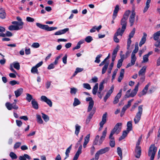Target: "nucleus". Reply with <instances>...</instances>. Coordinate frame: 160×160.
<instances>
[{"label":"nucleus","mask_w":160,"mask_h":160,"mask_svg":"<svg viewBox=\"0 0 160 160\" xmlns=\"http://www.w3.org/2000/svg\"><path fill=\"white\" fill-rule=\"evenodd\" d=\"M157 151V148L154 144H152L150 146L148 152V156L150 157V160H153L156 152Z\"/></svg>","instance_id":"nucleus-1"},{"label":"nucleus","mask_w":160,"mask_h":160,"mask_svg":"<svg viewBox=\"0 0 160 160\" xmlns=\"http://www.w3.org/2000/svg\"><path fill=\"white\" fill-rule=\"evenodd\" d=\"M142 105H141L139 106L138 107V111L136 113L134 119V121L135 124L138 123L140 120L142 114Z\"/></svg>","instance_id":"nucleus-2"},{"label":"nucleus","mask_w":160,"mask_h":160,"mask_svg":"<svg viewBox=\"0 0 160 160\" xmlns=\"http://www.w3.org/2000/svg\"><path fill=\"white\" fill-rule=\"evenodd\" d=\"M110 148L109 147H107L98 151L95 155V160H98L100 155L103 154L108 152L109 151Z\"/></svg>","instance_id":"nucleus-3"},{"label":"nucleus","mask_w":160,"mask_h":160,"mask_svg":"<svg viewBox=\"0 0 160 160\" xmlns=\"http://www.w3.org/2000/svg\"><path fill=\"white\" fill-rule=\"evenodd\" d=\"M79 145H80V146L78 148V151L77 152L74 156L72 160H77L78 158L79 155L82 153V146L81 144V142L78 141L76 145V147L77 148L78 146Z\"/></svg>","instance_id":"nucleus-4"},{"label":"nucleus","mask_w":160,"mask_h":160,"mask_svg":"<svg viewBox=\"0 0 160 160\" xmlns=\"http://www.w3.org/2000/svg\"><path fill=\"white\" fill-rule=\"evenodd\" d=\"M108 114L107 112H105L102 115V121L99 123L100 127L98 129L99 131H100L102 130L103 127V125L105 124L107 120V117Z\"/></svg>","instance_id":"nucleus-5"},{"label":"nucleus","mask_w":160,"mask_h":160,"mask_svg":"<svg viewBox=\"0 0 160 160\" xmlns=\"http://www.w3.org/2000/svg\"><path fill=\"white\" fill-rule=\"evenodd\" d=\"M127 19L122 18L120 21V24L122 26L121 28H119L118 29H119V32L123 33L126 29L127 25Z\"/></svg>","instance_id":"nucleus-6"},{"label":"nucleus","mask_w":160,"mask_h":160,"mask_svg":"<svg viewBox=\"0 0 160 160\" xmlns=\"http://www.w3.org/2000/svg\"><path fill=\"white\" fill-rule=\"evenodd\" d=\"M122 125V123H117L115 126L114 128L111 131V132L114 134L116 133L117 134H118L121 131V129H119V126H121Z\"/></svg>","instance_id":"nucleus-7"},{"label":"nucleus","mask_w":160,"mask_h":160,"mask_svg":"<svg viewBox=\"0 0 160 160\" xmlns=\"http://www.w3.org/2000/svg\"><path fill=\"white\" fill-rule=\"evenodd\" d=\"M86 101L87 102L89 101V106L88 108V112H90L94 105V101L91 97H88L86 98Z\"/></svg>","instance_id":"nucleus-8"},{"label":"nucleus","mask_w":160,"mask_h":160,"mask_svg":"<svg viewBox=\"0 0 160 160\" xmlns=\"http://www.w3.org/2000/svg\"><path fill=\"white\" fill-rule=\"evenodd\" d=\"M136 15V13L134 10L132 11V14L129 18V21L130 23V26L132 27L133 24L135 22V17Z\"/></svg>","instance_id":"nucleus-9"},{"label":"nucleus","mask_w":160,"mask_h":160,"mask_svg":"<svg viewBox=\"0 0 160 160\" xmlns=\"http://www.w3.org/2000/svg\"><path fill=\"white\" fill-rule=\"evenodd\" d=\"M41 100L43 101L46 102L50 107L52 106V102L48 98L45 96H42L41 97Z\"/></svg>","instance_id":"nucleus-10"},{"label":"nucleus","mask_w":160,"mask_h":160,"mask_svg":"<svg viewBox=\"0 0 160 160\" xmlns=\"http://www.w3.org/2000/svg\"><path fill=\"white\" fill-rule=\"evenodd\" d=\"M107 128H105L104 130L102 132V135L101 136L99 141V145H100L105 139L107 133Z\"/></svg>","instance_id":"nucleus-11"},{"label":"nucleus","mask_w":160,"mask_h":160,"mask_svg":"<svg viewBox=\"0 0 160 160\" xmlns=\"http://www.w3.org/2000/svg\"><path fill=\"white\" fill-rule=\"evenodd\" d=\"M137 58L135 56L131 55V62L128 63L126 67V68H128L130 67L133 65L135 62Z\"/></svg>","instance_id":"nucleus-12"},{"label":"nucleus","mask_w":160,"mask_h":160,"mask_svg":"<svg viewBox=\"0 0 160 160\" xmlns=\"http://www.w3.org/2000/svg\"><path fill=\"white\" fill-rule=\"evenodd\" d=\"M120 29H117L116 32L115 33L113 37L114 40L115 42L118 43L119 42V39L117 38V37L120 35L122 36L123 33L119 32Z\"/></svg>","instance_id":"nucleus-13"},{"label":"nucleus","mask_w":160,"mask_h":160,"mask_svg":"<svg viewBox=\"0 0 160 160\" xmlns=\"http://www.w3.org/2000/svg\"><path fill=\"white\" fill-rule=\"evenodd\" d=\"M119 6L118 5H117L116 6L115 9L113 11V16H112V18H113V20H112V24H113L114 22V20L115 19V18H116L117 16V13L119 11Z\"/></svg>","instance_id":"nucleus-14"},{"label":"nucleus","mask_w":160,"mask_h":160,"mask_svg":"<svg viewBox=\"0 0 160 160\" xmlns=\"http://www.w3.org/2000/svg\"><path fill=\"white\" fill-rule=\"evenodd\" d=\"M113 90L114 86H112L111 87V89L108 91L104 97V102H106L108 98L110 96Z\"/></svg>","instance_id":"nucleus-15"},{"label":"nucleus","mask_w":160,"mask_h":160,"mask_svg":"<svg viewBox=\"0 0 160 160\" xmlns=\"http://www.w3.org/2000/svg\"><path fill=\"white\" fill-rule=\"evenodd\" d=\"M143 35L139 43V46L141 47L146 42L147 34L145 32H143Z\"/></svg>","instance_id":"nucleus-16"},{"label":"nucleus","mask_w":160,"mask_h":160,"mask_svg":"<svg viewBox=\"0 0 160 160\" xmlns=\"http://www.w3.org/2000/svg\"><path fill=\"white\" fill-rule=\"evenodd\" d=\"M135 152L136 153L135 157L137 158H139L140 157L141 152V147H136Z\"/></svg>","instance_id":"nucleus-17"},{"label":"nucleus","mask_w":160,"mask_h":160,"mask_svg":"<svg viewBox=\"0 0 160 160\" xmlns=\"http://www.w3.org/2000/svg\"><path fill=\"white\" fill-rule=\"evenodd\" d=\"M23 92V89L22 88H20L14 91V93L16 98H18L20 96L22 93Z\"/></svg>","instance_id":"nucleus-18"},{"label":"nucleus","mask_w":160,"mask_h":160,"mask_svg":"<svg viewBox=\"0 0 160 160\" xmlns=\"http://www.w3.org/2000/svg\"><path fill=\"white\" fill-rule=\"evenodd\" d=\"M124 69H121L120 73L119 76L118 77V81L119 82H121L122 80L123 79L124 77Z\"/></svg>","instance_id":"nucleus-19"},{"label":"nucleus","mask_w":160,"mask_h":160,"mask_svg":"<svg viewBox=\"0 0 160 160\" xmlns=\"http://www.w3.org/2000/svg\"><path fill=\"white\" fill-rule=\"evenodd\" d=\"M69 30L68 28H66L63 30H60L56 32L55 33L54 35H58L65 33L66 32Z\"/></svg>","instance_id":"nucleus-20"},{"label":"nucleus","mask_w":160,"mask_h":160,"mask_svg":"<svg viewBox=\"0 0 160 160\" xmlns=\"http://www.w3.org/2000/svg\"><path fill=\"white\" fill-rule=\"evenodd\" d=\"M146 68V66H144L138 72V75L139 76H143L145 75Z\"/></svg>","instance_id":"nucleus-21"},{"label":"nucleus","mask_w":160,"mask_h":160,"mask_svg":"<svg viewBox=\"0 0 160 160\" xmlns=\"http://www.w3.org/2000/svg\"><path fill=\"white\" fill-rule=\"evenodd\" d=\"M151 0H147V1L145 3V6L143 10V12L145 13L148 10L150 7V4L151 2Z\"/></svg>","instance_id":"nucleus-22"},{"label":"nucleus","mask_w":160,"mask_h":160,"mask_svg":"<svg viewBox=\"0 0 160 160\" xmlns=\"http://www.w3.org/2000/svg\"><path fill=\"white\" fill-rule=\"evenodd\" d=\"M22 28V26H21L19 27L18 26H15L14 25H11L9 26L8 29L11 31L12 30H19Z\"/></svg>","instance_id":"nucleus-23"},{"label":"nucleus","mask_w":160,"mask_h":160,"mask_svg":"<svg viewBox=\"0 0 160 160\" xmlns=\"http://www.w3.org/2000/svg\"><path fill=\"white\" fill-rule=\"evenodd\" d=\"M0 18L2 19L5 18L6 16V14L5 10L2 8H1L0 9Z\"/></svg>","instance_id":"nucleus-24"},{"label":"nucleus","mask_w":160,"mask_h":160,"mask_svg":"<svg viewBox=\"0 0 160 160\" xmlns=\"http://www.w3.org/2000/svg\"><path fill=\"white\" fill-rule=\"evenodd\" d=\"M31 103L32 107L36 109H38V105L37 102L35 99H33L31 101Z\"/></svg>","instance_id":"nucleus-25"},{"label":"nucleus","mask_w":160,"mask_h":160,"mask_svg":"<svg viewBox=\"0 0 160 160\" xmlns=\"http://www.w3.org/2000/svg\"><path fill=\"white\" fill-rule=\"evenodd\" d=\"M20 160H26V158L30 160L31 158L27 154H24L23 156H20L19 158Z\"/></svg>","instance_id":"nucleus-26"},{"label":"nucleus","mask_w":160,"mask_h":160,"mask_svg":"<svg viewBox=\"0 0 160 160\" xmlns=\"http://www.w3.org/2000/svg\"><path fill=\"white\" fill-rule=\"evenodd\" d=\"M153 39L155 41H158L160 37V30L156 32L153 34Z\"/></svg>","instance_id":"nucleus-27"},{"label":"nucleus","mask_w":160,"mask_h":160,"mask_svg":"<svg viewBox=\"0 0 160 160\" xmlns=\"http://www.w3.org/2000/svg\"><path fill=\"white\" fill-rule=\"evenodd\" d=\"M109 61H108L104 65L102 70V74H104L106 72L109 64Z\"/></svg>","instance_id":"nucleus-28"},{"label":"nucleus","mask_w":160,"mask_h":160,"mask_svg":"<svg viewBox=\"0 0 160 160\" xmlns=\"http://www.w3.org/2000/svg\"><path fill=\"white\" fill-rule=\"evenodd\" d=\"M127 130L128 131H130L132 130V121H130L128 122L127 123Z\"/></svg>","instance_id":"nucleus-29"},{"label":"nucleus","mask_w":160,"mask_h":160,"mask_svg":"<svg viewBox=\"0 0 160 160\" xmlns=\"http://www.w3.org/2000/svg\"><path fill=\"white\" fill-rule=\"evenodd\" d=\"M75 134L77 135L78 136L79 132L81 127L78 124H77L75 125Z\"/></svg>","instance_id":"nucleus-30"},{"label":"nucleus","mask_w":160,"mask_h":160,"mask_svg":"<svg viewBox=\"0 0 160 160\" xmlns=\"http://www.w3.org/2000/svg\"><path fill=\"white\" fill-rule=\"evenodd\" d=\"M102 28V26L100 25L98 27H97L95 26L93 27L90 30V32H95L96 31V30L98 31H99Z\"/></svg>","instance_id":"nucleus-31"},{"label":"nucleus","mask_w":160,"mask_h":160,"mask_svg":"<svg viewBox=\"0 0 160 160\" xmlns=\"http://www.w3.org/2000/svg\"><path fill=\"white\" fill-rule=\"evenodd\" d=\"M138 50V43H136L135 44L134 49L132 52L131 55L135 56V54L137 53Z\"/></svg>","instance_id":"nucleus-32"},{"label":"nucleus","mask_w":160,"mask_h":160,"mask_svg":"<svg viewBox=\"0 0 160 160\" xmlns=\"http://www.w3.org/2000/svg\"><path fill=\"white\" fill-rule=\"evenodd\" d=\"M72 144H71L66 150L65 152L66 157L64 159H67L69 157V153L71 149Z\"/></svg>","instance_id":"nucleus-33"},{"label":"nucleus","mask_w":160,"mask_h":160,"mask_svg":"<svg viewBox=\"0 0 160 160\" xmlns=\"http://www.w3.org/2000/svg\"><path fill=\"white\" fill-rule=\"evenodd\" d=\"M81 104V102L77 98H75L74 99V101L73 103V105L74 107H75Z\"/></svg>","instance_id":"nucleus-34"},{"label":"nucleus","mask_w":160,"mask_h":160,"mask_svg":"<svg viewBox=\"0 0 160 160\" xmlns=\"http://www.w3.org/2000/svg\"><path fill=\"white\" fill-rule=\"evenodd\" d=\"M98 88V84L96 83L92 89V92L94 95H96Z\"/></svg>","instance_id":"nucleus-35"},{"label":"nucleus","mask_w":160,"mask_h":160,"mask_svg":"<svg viewBox=\"0 0 160 160\" xmlns=\"http://www.w3.org/2000/svg\"><path fill=\"white\" fill-rule=\"evenodd\" d=\"M36 118L37 119V122L40 123L42 124L43 123V121L42 120L41 116L39 114H37Z\"/></svg>","instance_id":"nucleus-36"},{"label":"nucleus","mask_w":160,"mask_h":160,"mask_svg":"<svg viewBox=\"0 0 160 160\" xmlns=\"http://www.w3.org/2000/svg\"><path fill=\"white\" fill-rule=\"evenodd\" d=\"M12 23L13 24L16 25L15 26H18L19 27H20L21 26H22L23 24V23L22 22H18L17 21H13L12 22Z\"/></svg>","instance_id":"nucleus-37"},{"label":"nucleus","mask_w":160,"mask_h":160,"mask_svg":"<svg viewBox=\"0 0 160 160\" xmlns=\"http://www.w3.org/2000/svg\"><path fill=\"white\" fill-rule=\"evenodd\" d=\"M119 46L118 45L116 47V48L114 49L112 53V56H116L117 53L119 50Z\"/></svg>","instance_id":"nucleus-38"},{"label":"nucleus","mask_w":160,"mask_h":160,"mask_svg":"<svg viewBox=\"0 0 160 160\" xmlns=\"http://www.w3.org/2000/svg\"><path fill=\"white\" fill-rule=\"evenodd\" d=\"M131 11L130 10H128L125 12L123 16V18L128 19V16L130 13Z\"/></svg>","instance_id":"nucleus-39"},{"label":"nucleus","mask_w":160,"mask_h":160,"mask_svg":"<svg viewBox=\"0 0 160 160\" xmlns=\"http://www.w3.org/2000/svg\"><path fill=\"white\" fill-rule=\"evenodd\" d=\"M37 26L38 28L42 29L45 30L46 28V25H43L40 23L37 22L36 23Z\"/></svg>","instance_id":"nucleus-40"},{"label":"nucleus","mask_w":160,"mask_h":160,"mask_svg":"<svg viewBox=\"0 0 160 160\" xmlns=\"http://www.w3.org/2000/svg\"><path fill=\"white\" fill-rule=\"evenodd\" d=\"M42 117L45 122H47L49 120V117L47 115L43 113H42Z\"/></svg>","instance_id":"nucleus-41"},{"label":"nucleus","mask_w":160,"mask_h":160,"mask_svg":"<svg viewBox=\"0 0 160 160\" xmlns=\"http://www.w3.org/2000/svg\"><path fill=\"white\" fill-rule=\"evenodd\" d=\"M57 28L56 27H49L48 25H46L45 30L47 31H51Z\"/></svg>","instance_id":"nucleus-42"},{"label":"nucleus","mask_w":160,"mask_h":160,"mask_svg":"<svg viewBox=\"0 0 160 160\" xmlns=\"http://www.w3.org/2000/svg\"><path fill=\"white\" fill-rule=\"evenodd\" d=\"M12 64L14 68L18 70L20 69V66L18 62H14Z\"/></svg>","instance_id":"nucleus-43"},{"label":"nucleus","mask_w":160,"mask_h":160,"mask_svg":"<svg viewBox=\"0 0 160 160\" xmlns=\"http://www.w3.org/2000/svg\"><path fill=\"white\" fill-rule=\"evenodd\" d=\"M117 152L121 159H122V151L121 148L119 147L117 148Z\"/></svg>","instance_id":"nucleus-44"},{"label":"nucleus","mask_w":160,"mask_h":160,"mask_svg":"<svg viewBox=\"0 0 160 160\" xmlns=\"http://www.w3.org/2000/svg\"><path fill=\"white\" fill-rule=\"evenodd\" d=\"M5 105L8 110H11L13 108L12 104H11L10 102H6V103Z\"/></svg>","instance_id":"nucleus-45"},{"label":"nucleus","mask_w":160,"mask_h":160,"mask_svg":"<svg viewBox=\"0 0 160 160\" xmlns=\"http://www.w3.org/2000/svg\"><path fill=\"white\" fill-rule=\"evenodd\" d=\"M37 68L35 66L32 67L31 70V72L33 73H36L38 74V72Z\"/></svg>","instance_id":"nucleus-46"},{"label":"nucleus","mask_w":160,"mask_h":160,"mask_svg":"<svg viewBox=\"0 0 160 160\" xmlns=\"http://www.w3.org/2000/svg\"><path fill=\"white\" fill-rule=\"evenodd\" d=\"M121 96L117 94L114 98V100L113 101V103L114 104L117 103L119 101V99L121 98Z\"/></svg>","instance_id":"nucleus-47"},{"label":"nucleus","mask_w":160,"mask_h":160,"mask_svg":"<svg viewBox=\"0 0 160 160\" xmlns=\"http://www.w3.org/2000/svg\"><path fill=\"white\" fill-rule=\"evenodd\" d=\"M148 56L146 54L144 55L143 57V61L142 63H145L148 62Z\"/></svg>","instance_id":"nucleus-48"},{"label":"nucleus","mask_w":160,"mask_h":160,"mask_svg":"<svg viewBox=\"0 0 160 160\" xmlns=\"http://www.w3.org/2000/svg\"><path fill=\"white\" fill-rule=\"evenodd\" d=\"M123 59L121 58L118 61V64H117V67L118 68H120L122 65V62Z\"/></svg>","instance_id":"nucleus-49"},{"label":"nucleus","mask_w":160,"mask_h":160,"mask_svg":"<svg viewBox=\"0 0 160 160\" xmlns=\"http://www.w3.org/2000/svg\"><path fill=\"white\" fill-rule=\"evenodd\" d=\"M9 155L12 159H16L17 158V156L16 155L12 152H11L10 153Z\"/></svg>","instance_id":"nucleus-50"},{"label":"nucleus","mask_w":160,"mask_h":160,"mask_svg":"<svg viewBox=\"0 0 160 160\" xmlns=\"http://www.w3.org/2000/svg\"><path fill=\"white\" fill-rule=\"evenodd\" d=\"M93 40L92 37L91 36H88L85 38V41L88 43L91 42Z\"/></svg>","instance_id":"nucleus-51"},{"label":"nucleus","mask_w":160,"mask_h":160,"mask_svg":"<svg viewBox=\"0 0 160 160\" xmlns=\"http://www.w3.org/2000/svg\"><path fill=\"white\" fill-rule=\"evenodd\" d=\"M136 31V29L135 28H133L132 31L130 33L129 37V38H132L133 37L134 34L135 33Z\"/></svg>","instance_id":"nucleus-52"},{"label":"nucleus","mask_w":160,"mask_h":160,"mask_svg":"<svg viewBox=\"0 0 160 160\" xmlns=\"http://www.w3.org/2000/svg\"><path fill=\"white\" fill-rule=\"evenodd\" d=\"M102 54H99L98 55L96 58V60L94 61L95 62L99 63L100 62V58L102 57Z\"/></svg>","instance_id":"nucleus-53"},{"label":"nucleus","mask_w":160,"mask_h":160,"mask_svg":"<svg viewBox=\"0 0 160 160\" xmlns=\"http://www.w3.org/2000/svg\"><path fill=\"white\" fill-rule=\"evenodd\" d=\"M26 100L28 102H30L32 99V96L28 93L26 94Z\"/></svg>","instance_id":"nucleus-54"},{"label":"nucleus","mask_w":160,"mask_h":160,"mask_svg":"<svg viewBox=\"0 0 160 160\" xmlns=\"http://www.w3.org/2000/svg\"><path fill=\"white\" fill-rule=\"evenodd\" d=\"M83 86L84 88L88 89L90 90L91 89V87L90 85L88 83H84L83 84Z\"/></svg>","instance_id":"nucleus-55"},{"label":"nucleus","mask_w":160,"mask_h":160,"mask_svg":"<svg viewBox=\"0 0 160 160\" xmlns=\"http://www.w3.org/2000/svg\"><path fill=\"white\" fill-rule=\"evenodd\" d=\"M90 134H88L84 138V143L88 144L89 141Z\"/></svg>","instance_id":"nucleus-56"},{"label":"nucleus","mask_w":160,"mask_h":160,"mask_svg":"<svg viewBox=\"0 0 160 160\" xmlns=\"http://www.w3.org/2000/svg\"><path fill=\"white\" fill-rule=\"evenodd\" d=\"M90 134H88L84 138V143L88 144L89 141Z\"/></svg>","instance_id":"nucleus-57"},{"label":"nucleus","mask_w":160,"mask_h":160,"mask_svg":"<svg viewBox=\"0 0 160 160\" xmlns=\"http://www.w3.org/2000/svg\"><path fill=\"white\" fill-rule=\"evenodd\" d=\"M70 90V92L72 94H75L78 91L77 89L74 88H71Z\"/></svg>","instance_id":"nucleus-58"},{"label":"nucleus","mask_w":160,"mask_h":160,"mask_svg":"<svg viewBox=\"0 0 160 160\" xmlns=\"http://www.w3.org/2000/svg\"><path fill=\"white\" fill-rule=\"evenodd\" d=\"M114 65L113 62H111L110 65L109 67L108 70V74H110L111 73V70H112Z\"/></svg>","instance_id":"nucleus-59"},{"label":"nucleus","mask_w":160,"mask_h":160,"mask_svg":"<svg viewBox=\"0 0 160 160\" xmlns=\"http://www.w3.org/2000/svg\"><path fill=\"white\" fill-rule=\"evenodd\" d=\"M99 138V136L98 135H97V136H96L95 139V140L93 142V144L97 145L98 144Z\"/></svg>","instance_id":"nucleus-60"},{"label":"nucleus","mask_w":160,"mask_h":160,"mask_svg":"<svg viewBox=\"0 0 160 160\" xmlns=\"http://www.w3.org/2000/svg\"><path fill=\"white\" fill-rule=\"evenodd\" d=\"M103 83V82H102L100 84L98 92H101L102 91L103 89L104 88Z\"/></svg>","instance_id":"nucleus-61"},{"label":"nucleus","mask_w":160,"mask_h":160,"mask_svg":"<svg viewBox=\"0 0 160 160\" xmlns=\"http://www.w3.org/2000/svg\"><path fill=\"white\" fill-rule=\"evenodd\" d=\"M21 143L20 142H17L15 144L14 146V148L16 149L18 148L21 145Z\"/></svg>","instance_id":"nucleus-62"},{"label":"nucleus","mask_w":160,"mask_h":160,"mask_svg":"<svg viewBox=\"0 0 160 160\" xmlns=\"http://www.w3.org/2000/svg\"><path fill=\"white\" fill-rule=\"evenodd\" d=\"M40 46V45L38 42L33 43L32 45V47L33 48H38Z\"/></svg>","instance_id":"nucleus-63"},{"label":"nucleus","mask_w":160,"mask_h":160,"mask_svg":"<svg viewBox=\"0 0 160 160\" xmlns=\"http://www.w3.org/2000/svg\"><path fill=\"white\" fill-rule=\"evenodd\" d=\"M156 41L157 42L154 44L155 46L157 47H159L160 48V39H158V41Z\"/></svg>","instance_id":"nucleus-64"}]
</instances>
